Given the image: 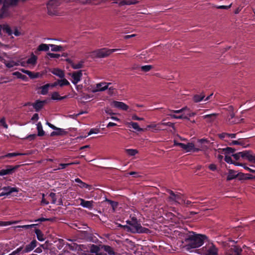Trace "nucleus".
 <instances>
[{"mask_svg": "<svg viewBox=\"0 0 255 255\" xmlns=\"http://www.w3.org/2000/svg\"><path fill=\"white\" fill-rule=\"evenodd\" d=\"M5 0H4V2H3V3H2L0 4L1 6L0 7V11H1L2 12H4L6 9V7H7L9 5H11L10 4H6L5 5Z\"/></svg>", "mask_w": 255, "mask_h": 255, "instance_id": "8fccbe9b", "label": "nucleus"}, {"mask_svg": "<svg viewBox=\"0 0 255 255\" xmlns=\"http://www.w3.org/2000/svg\"><path fill=\"white\" fill-rule=\"evenodd\" d=\"M46 101H39L37 100L35 103L32 104V106L33 108L35 109L36 112H38L40 109H41L45 103H46Z\"/></svg>", "mask_w": 255, "mask_h": 255, "instance_id": "4468645a", "label": "nucleus"}, {"mask_svg": "<svg viewBox=\"0 0 255 255\" xmlns=\"http://www.w3.org/2000/svg\"><path fill=\"white\" fill-rule=\"evenodd\" d=\"M21 71L23 73H25V74H27V75H28V76L31 79L37 78L41 76V75L38 72L34 73V72H32L30 71L25 70L24 69H22L21 70Z\"/></svg>", "mask_w": 255, "mask_h": 255, "instance_id": "ddd939ff", "label": "nucleus"}, {"mask_svg": "<svg viewBox=\"0 0 255 255\" xmlns=\"http://www.w3.org/2000/svg\"><path fill=\"white\" fill-rule=\"evenodd\" d=\"M51 47V50L53 52L63 51L64 50V48L60 45H56L54 44H49Z\"/></svg>", "mask_w": 255, "mask_h": 255, "instance_id": "c85d7f7f", "label": "nucleus"}, {"mask_svg": "<svg viewBox=\"0 0 255 255\" xmlns=\"http://www.w3.org/2000/svg\"><path fill=\"white\" fill-rule=\"evenodd\" d=\"M79 236L82 238L85 239L89 241H92L93 239L92 234L87 230L80 231Z\"/></svg>", "mask_w": 255, "mask_h": 255, "instance_id": "1a4fd4ad", "label": "nucleus"}, {"mask_svg": "<svg viewBox=\"0 0 255 255\" xmlns=\"http://www.w3.org/2000/svg\"><path fill=\"white\" fill-rule=\"evenodd\" d=\"M18 221H14V222H3V221H0V226H5L7 225H10L13 224H15L17 223Z\"/></svg>", "mask_w": 255, "mask_h": 255, "instance_id": "de8ad7c7", "label": "nucleus"}, {"mask_svg": "<svg viewBox=\"0 0 255 255\" xmlns=\"http://www.w3.org/2000/svg\"><path fill=\"white\" fill-rule=\"evenodd\" d=\"M235 150H236L235 148L229 147L223 148V151H224L225 154H230L232 153H234L235 151Z\"/></svg>", "mask_w": 255, "mask_h": 255, "instance_id": "79ce46f5", "label": "nucleus"}, {"mask_svg": "<svg viewBox=\"0 0 255 255\" xmlns=\"http://www.w3.org/2000/svg\"><path fill=\"white\" fill-rule=\"evenodd\" d=\"M49 10H50V8H47L48 14L51 15H57V11L56 10V8H52V7L51 8V11L52 12V13H51L50 12Z\"/></svg>", "mask_w": 255, "mask_h": 255, "instance_id": "6e6d98bb", "label": "nucleus"}, {"mask_svg": "<svg viewBox=\"0 0 255 255\" xmlns=\"http://www.w3.org/2000/svg\"><path fill=\"white\" fill-rule=\"evenodd\" d=\"M18 0H5V5L6 4H10L11 5H16Z\"/></svg>", "mask_w": 255, "mask_h": 255, "instance_id": "c03bdc74", "label": "nucleus"}, {"mask_svg": "<svg viewBox=\"0 0 255 255\" xmlns=\"http://www.w3.org/2000/svg\"><path fill=\"white\" fill-rule=\"evenodd\" d=\"M240 173L236 174V172L234 170L230 169L229 170V174L227 176V180L228 181H230L237 178V177H239V178L240 179Z\"/></svg>", "mask_w": 255, "mask_h": 255, "instance_id": "aec40b11", "label": "nucleus"}, {"mask_svg": "<svg viewBox=\"0 0 255 255\" xmlns=\"http://www.w3.org/2000/svg\"><path fill=\"white\" fill-rule=\"evenodd\" d=\"M26 153H8V154H6L5 155L0 156V158L3 159L4 157L10 158V157H14V156H16L17 155H26Z\"/></svg>", "mask_w": 255, "mask_h": 255, "instance_id": "c9c22d12", "label": "nucleus"}, {"mask_svg": "<svg viewBox=\"0 0 255 255\" xmlns=\"http://www.w3.org/2000/svg\"><path fill=\"white\" fill-rule=\"evenodd\" d=\"M242 139V138H238V140H233L232 142H229L228 144L229 145H238L239 140H241Z\"/></svg>", "mask_w": 255, "mask_h": 255, "instance_id": "338daca9", "label": "nucleus"}, {"mask_svg": "<svg viewBox=\"0 0 255 255\" xmlns=\"http://www.w3.org/2000/svg\"><path fill=\"white\" fill-rule=\"evenodd\" d=\"M58 85L62 87L63 86H67L70 84L69 82L65 78H63L61 80H58Z\"/></svg>", "mask_w": 255, "mask_h": 255, "instance_id": "ea45409f", "label": "nucleus"}, {"mask_svg": "<svg viewBox=\"0 0 255 255\" xmlns=\"http://www.w3.org/2000/svg\"><path fill=\"white\" fill-rule=\"evenodd\" d=\"M179 146L184 150H186L187 152H189L194 148V144L192 142L188 143L187 144L184 143L178 144Z\"/></svg>", "mask_w": 255, "mask_h": 255, "instance_id": "dca6fc26", "label": "nucleus"}, {"mask_svg": "<svg viewBox=\"0 0 255 255\" xmlns=\"http://www.w3.org/2000/svg\"><path fill=\"white\" fill-rule=\"evenodd\" d=\"M161 125H164V126H169V127H172L174 129H175V127H174V123H170V122H168V123H162L161 124Z\"/></svg>", "mask_w": 255, "mask_h": 255, "instance_id": "e2e57ef3", "label": "nucleus"}, {"mask_svg": "<svg viewBox=\"0 0 255 255\" xmlns=\"http://www.w3.org/2000/svg\"><path fill=\"white\" fill-rule=\"evenodd\" d=\"M198 142L200 143L202 145H207L209 143V141H208L207 139L205 138H202L198 140Z\"/></svg>", "mask_w": 255, "mask_h": 255, "instance_id": "864d4df0", "label": "nucleus"}, {"mask_svg": "<svg viewBox=\"0 0 255 255\" xmlns=\"http://www.w3.org/2000/svg\"><path fill=\"white\" fill-rule=\"evenodd\" d=\"M205 97V95L203 94L201 95H195L193 97V100L195 102L198 103L202 100Z\"/></svg>", "mask_w": 255, "mask_h": 255, "instance_id": "58836bf2", "label": "nucleus"}, {"mask_svg": "<svg viewBox=\"0 0 255 255\" xmlns=\"http://www.w3.org/2000/svg\"><path fill=\"white\" fill-rule=\"evenodd\" d=\"M75 182L78 183V186L81 188H88L89 190L91 189V186L83 182L79 178H76L75 180Z\"/></svg>", "mask_w": 255, "mask_h": 255, "instance_id": "412c9836", "label": "nucleus"}, {"mask_svg": "<svg viewBox=\"0 0 255 255\" xmlns=\"http://www.w3.org/2000/svg\"><path fill=\"white\" fill-rule=\"evenodd\" d=\"M76 163H75V162H71V163H60L59 164V166H60V168L64 169V168H66L67 166H68V165H72V164H76ZM58 169H60V168H59Z\"/></svg>", "mask_w": 255, "mask_h": 255, "instance_id": "4d7b16f0", "label": "nucleus"}, {"mask_svg": "<svg viewBox=\"0 0 255 255\" xmlns=\"http://www.w3.org/2000/svg\"><path fill=\"white\" fill-rule=\"evenodd\" d=\"M152 68L151 65H145L141 67V70L142 71L146 72L150 71Z\"/></svg>", "mask_w": 255, "mask_h": 255, "instance_id": "37998d69", "label": "nucleus"}, {"mask_svg": "<svg viewBox=\"0 0 255 255\" xmlns=\"http://www.w3.org/2000/svg\"><path fill=\"white\" fill-rule=\"evenodd\" d=\"M69 63L71 64V67L74 69H78L83 67L84 61L82 60L80 61L78 63L75 64L72 62L71 60H67Z\"/></svg>", "mask_w": 255, "mask_h": 255, "instance_id": "a211bd4d", "label": "nucleus"}, {"mask_svg": "<svg viewBox=\"0 0 255 255\" xmlns=\"http://www.w3.org/2000/svg\"><path fill=\"white\" fill-rule=\"evenodd\" d=\"M82 76V73L81 70H79L78 71H75L72 73L71 75V77L73 79L72 83L76 85L81 79V77Z\"/></svg>", "mask_w": 255, "mask_h": 255, "instance_id": "0eeeda50", "label": "nucleus"}, {"mask_svg": "<svg viewBox=\"0 0 255 255\" xmlns=\"http://www.w3.org/2000/svg\"><path fill=\"white\" fill-rule=\"evenodd\" d=\"M68 246L70 250L77 251H82V248L84 247L83 245H78L76 243H72L69 244Z\"/></svg>", "mask_w": 255, "mask_h": 255, "instance_id": "4be33fe9", "label": "nucleus"}, {"mask_svg": "<svg viewBox=\"0 0 255 255\" xmlns=\"http://www.w3.org/2000/svg\"><path fill=\"white\" fill-rule=\"evenodd\" d=\"M52 73L54 75L59 77L60 78H63L65 76V74L63 71L58 69L55 68L52 71Z\"/></svg>", "mask_w": 255, "mask_h": 255, "instance_id": "a878e982", "label": "nucleus"}, {"mask_svg": "<svg viewBox=\"0 0 255 255\" xmlns=\"http://www.w3.org/2000/svg\"><path fill=\"white\" fill-rule=\"evenodd\" d=\"M229 108H230V110L231 111V112H230V114H229L230 118H229V121L230 122L231 124H232L238 123L239 122V120H238L235 119L234 120H232L235 117V114H234V112L232 111L233 107L232 106H230L229 107Z\"/></svg>", "mask_w": 255, "mask_h": 255, "instance_id": "cd10ccee", "label": "nucleus"}, {"mask_svg": "<svg viewBox=\"0 0 255 255\" xmlns=\"http://www.w3.org/2000/svg\"><path fill=\"white\" fill-rule=\"evenodd\" d=\"M60 97V95L57 92H55L53 93L51 96V99L53 100H59V98Z\"/></svg>", "mask_w": 255, "mask_h": 255, "instance_id": "3c124183", "label": "nucleus"}, {"mask_svg": "<svg viewBox=\"0 0 255 255\" xmlns=\"http://www.w3.org/2000/svg\"><path fill=\"white\" fill-rule=\"evenodd\" d=\"M76 1H77L79 3H81L83 4L91 3V0H76Z\"/></svg>", "mask_w": 255, "mask_h": 255, "instance_id": "69168bd1", "label": "nucleus"}, {"mask_svg": "<svg viewBox=\"0 0 255 255\" xmlns=\"http://www.w3.org/2000/svg\"><path fill=\"white\" fill-rule=\"evenodd\" d=\"M112 105L116 108L124 111H127L128 109V106L122 102L113 101L112 103Z\"/></svg>", "mask_w": 255, "mask_h": 255, "instance_id": "6e6552de", "label": "nucleus"}, {"mask_svg": "<svg viewBox=\"0 0 255 255\" xmlns=\"http://www.w3.org/2000/svg\"><path fill=\"white\" fill-rule=\"evenodd\" d=\"M0 124L1 126H2L5 128H8V126L5 123L4 118H2L0 120Z\"/></svg>", "mask_w": 255, "mask_h": 255, "instance_id": "13d9d810", "label": "nucleus"}, {"mask_svg": "<svg viewBox=\"0 0 255 255\" xmlns=\"http://www.w3.org/2000/svg\"><path fill=\"white\" fill-rule=\"evenodd\" d=\"M239 154H240V157L245 158L249 161L253 162L254 154L251 150H245L242 152H239Z\"/></svg>", "mask_w": 255, "mask_h": 255, "instance_id": "39448f33", "label": "nucleus"}, {"mask_svg": "<svg viewBox=\"0 0 255 255\" xmlns=\"http://www.w3.org/2000/svg\"><path fill=\"white\" fill-rule=\"evenodd\" d=\"M137 1H131L130 0H123L119 2V5L122 6L125 5H130L137 3Z\"/></svg>", "mask_w": 255, "mask_h": 255, "instance_id": "7c9ffc66", "label": "nucleus"}, {"mask_svg": "<svg viewBox=\"0 0 255 255\" xmlns=\"http://www.w3.org/2000/svg\"><path fill=\"white\" fill-rule=\"evenodd\" d=\"M60 5V2L57 0H51L48 1L47 4V7L49 8V11L51 13L52 12L51 11V8H56Z\"/></svg>", "mask_w": 255, "mask_h": 255, "instance_id": "2eb2a0df", "label": "nucleus"}, {"mask_svg": "<svg viewBox=\"0 0 255 255\" xmlns=\"http://www.w3.org/2000/svg\"><path fill=\"white\" fill-rule=\"evenodd\" d=\"M218 115V114L214 113L205 115L203 117V118L204 119L206 120L207 122L211 123L213 122Z\"/></svg>", "mask_w": 255, "mask_h": 255, "instance_id": "6ab92c4d", "label": "nucleus"}, {"mask_svg": "<svg viewBox=\"0 0 255 255\" xmlns=\"http://www.w3.org/2000/svg\"><path fill=\"white\" fill-rule=\"evenodd\" d=\"M79 200L80 201V205L83 207L89 209H91L93 208V201H85L82 198H79Z\"/></svg>", "mask_w": 255, "mask_h": 255, "instance_id": "9d476101", "label": "nucleus"}, {"mask_svg": "<svg viewBox=\"0 0 255 255\" xmlns=\"http://www.w3.org/2000/svg\"><path fill=\"white\" fill-rule=\"evenodd\" d=\"M208 148V145H201V148H195L194 147V148H193L192 150H193V151H194V152H197V151H199V150H205L207 149Z\"/></svg>", "mask_w": 255, "mask_h": 255, "instance_id": "a18cd8bd", "label": "nucleus"}, {"mask_svg": "<svg viewBox=\"0 0 255 255\" xmlns=\"http://www.w3.org/2000/svg\"><path fill=\"white\" fill-rule=\"evenodd\" d=\"M36 136L37 135L36 134H30L28 136H27L26 137V138L29 139V140H34L36 138Z\"/></svg>", "mask_w": 255, "mask_h": 255, "instance_id": "774afa93", "label": "nucleus"}, {"mask_svg": "<svg viewBox=\"0 0 255 255\" xmlns=\"http://www.w3.org/2000/svg\"><path fill=\"white\" fill-rule=\"evenodd\" d=\"M5 65H6V67L8 68H11L15 65H17L16 63L13 61L6 63H5Z\"/></svg>", "mask_w": 255, "mask_h": 255, "instance_id": "052dcab7", "label": "nucleus"}, {"mask_svg": "<svg viewBox=\"0 0 255 255\" xmlns=\"http://www.w3.org/2000/svg\"><path fill=\"white\" fill-rule=\"evenodd\" d=\"M228 133L223 132L220 134H218V136L222 139H224L226 137H228Z\"/></svg>", "mask_w": 255, "mask_h": 255, "instance_id": "0e129e2a", "label": "nucleus"}, {"mask_svg": "<svg viewBox=\"0 0 255 255\" xmlns=\"http://www.w3.org/2000/svg\"><path fill=\"white\" fill-rule=\"evenodd\" d=\"M183 234L185 242L187 243L185 247L188 250L201 247L207 239L205 235L198 234L194 232L187 231Z\"/></svg>", "mask_w": 255, "mask_h": 255, "instance_id": "f257e3e1", "label": "nucleus"}, {"mask_svg": "<svg viewBox=\"0 0 255 255\" xmlns=\"http://www.w3.org/2000/svg\"><path fill=\"white\" fill-rule=\"evenodd\" d=\"M118 49H108L102 48L94 51L93 53L98 58H104L108 56L112 52L119 50Z\"/></svg>", "mask_w": 255, "mask_h": 255, "instance_id": "7ed1b4c3", "label": "nucleus"}, {"mask_svg": "<svg viewBox=\"0 0 255 255\" xmlns=\"http://www.w3.org/2000/svg\"><path fill=\"white\" fill-rule=\"evenodd\" d=\"M37 60V57L35 56L33 54L31 55V56L30 58H29L27 62L26 63L27 64H31L32 65L35 64Z\"/></svg>", "mask_w": 255, "mask_h": 255, "instance_id": "4c0bfd02", "label": "nucleus"}, {"mask_svg": "<svg viewBox=\"0 0 255 255\" xmlns=\"http://www.w3.org/2000/svg\"><path fill=\"white\" fill-rule=\"evenodd\" d=\"M225 160L228 163L232 164L233 163V161L231 156L226 155L225 157Z\"/></svg>", "mask_w": 255, "mask_h": 255, "instance_id": "680f3d73", "label": "nucleus"}, {"mask_svg": "<svg viewBox=\"0 0 255 255\" xmlns=\"http://www.w3.org/2000/svg\"><path fill=\"white\" fill-rule=\"evenodd\" d=\"M50 197L51 198V203L52 204H55L56 202V194L54 193H51L49 194Z\"/></svg>", "mask_w": 255, "mask_h": 255, "instance_id": "603ef678", "label": "nucleus"}, {"mask_svg": "<svg viewBox=\"0 0 255 255\" xmlns=\"http://www.w3.org/2000/svg\"><path fill=\"white\" fill-rule=\"evenodd\" d=\"M37 241L35 240H33L29 244L23 247L22 253H27L32 251L37 246Z\"/></svg>", "mask_w": 255, "mask_h": 255, "instance_id": "423d86ee", "label": "nucleus"}, {"mask_svg": "<svg viewBox=\"0 0 255 255\" xmlns=\"http://www.w3.org/2000/svg\"><path fill=\"white\" fill-rule=\"evenodd\" d=\"M47 55L50 57V58H59L60 57V55L59 54H55V53H48Z\"/></svg>", "mask_w": 255, "mask_h": 255, "instance_id": "bf43d9fd", "label": "nucleus"}, {"mask_svg": "<svg viewBox=\"0 0 255 255\" xmlns=\"http://www.w3.org/2000/svg\"><path fill=\"white\" fill-rule=\"evenodd\" d=\"M19 167V165L12 166L10 165L6 166V168L0 170V176L12 174L15 170Z\"/></svg>", "mask_w": 255, "mask_h": 255, "instance_id": "20e7f679", "label": "nucleus"}, {"mask_svg": "<svg viewBox=\"0 0 255 255\" xmlns=\"http://www.w3.org/2000/svg\"><path fill=\"white\" fill-rule=\"evenodd\" d=\"M127 125L129 128H130V127H131L133 128H134V129L138 131H143L144 130V129L140 128L139 127L138 124L137 123H127Z\"/></svg>", "mask_w": 255, "mask_h": 255, "instance_id": "393cba45", "label": "nucleus"}, {"mask_svg": "<svg viewBox=\"0 0 255 255\" xmlns=\"http://www.w3.org/2000/svg\"><path fill=\"white\" fill-rule=\"evenodd\" d=\"M50 87V84H47L43 86H41L40 88L41 89L40 94L42 95H46L48 92V88Z\"/></svg>", "mask_w": 255, "mask_h": 255, "instance_id": "f704fd0d", "label": "nucleus"}, {"mask_svg": "<svg viewBox=\"0 0 255 255\" xmlns=\"http://www.w3.org/2000/svg\"><path fill=\"white\" fill-rule=\"evenodd\" d=\"M13 74L17 77L18 78H20L22 80H25L27 78L26 76L24 75H22L19 72H15Z\"/></svg>", "mask_w": 255, "mask_h": 255, "instance_id": "09e8293b", "label": "nucleus"}, {"mask_svg": "<svg viewBox=\"0 0 255 255\" xmlns=\"http://www.w3.org/2000/svg\"><path fill=\"white\" fill-rule=\"evenodd\" d=\"M56 131H52L50 133L51 136H57V135H63L66 134V132L63 129L57 128L55 129Z\"/></svg>", "mask_w": 255, "mask_h": 255, "instance_id": "5701e85b", "label": "nucleus"}, {"mask_svg": "<svg viewBox=\"0 0 255 255\" xmlns=\"http://www.w3.org/2000/svg\"><path fill=\"white\" fill-rule=\"evenodd\" d=\"M127 222L129 226L125 225L123 228L128 232L134 234H148L151 232L148 229L142 227L140 224L138 223L136 218H133L131 221H127Z\"/></svg>", "mask_w": 255, "mask_h": 255, "instance_id": "f03ea898", "label": "nucleus"}, {"mask_svg": "<svg viewBox=\"0 0 255 255\" xmlns=\"http://www.w3.org/2000/svg\"><path fill=\"white\" fill-rule=\"evenodd\" d=\"M218 250L214 245L212 244L209 249L207 251L206 255H217Z\"/></svg>", "mask_w": 255, "mask_h": 255, "instance_id": "b1692460", "label": "nucleus"}, {"mask_svg": "<svg viewBox=\"0 0 255 255\" xmlns=\"http://www.w3.org/2000/svg\"><path fill=\"white\" fill-rule=\"evenodd\" d=\"M126 152L130 156L135 155L137 152V150L133 149H127L126 150Z\"/></svg>", "mask_w": 255, "mask_h": 255, "instance_id": "a19ab883", "label": "nucleus"}, {"mask_svg": "<svg viewBox=\"0 0 255 255\" xmlns=\"http://www.w3.org/2000/svg\"><path fill=\"white\" fill-rule=\"evenodd\" d=\"M105 251L108 252L110 255L114 254L113 249L109 246L103 245L101 247Z\"/></svg>", "mask_w": 255, "mask_h": 255, "instance_id": "e433bc0d", "label": "nucleus"}, {"mask_svg": "<svg viewBox=\"0 0 255 255\" xmlns=\"http://www.w3.org/2000/svg\"><path fill=\"white\" fill-rule=\"evenodd\" d=\"M37 129L38 131L37 135L39 136H42L45 135V131L43 130L42 124L40 122L37 123Z\"/></svg>", "mask_w": 255, "mask_h": 255, "instance_id": "c756f323", "label": "nucleus"}, {"mask_svg": "<svg viewBox=\"0 0 255 255\" xmlns=\"http://www.w3.org/2000/svg\"><path fill=\"white\" fill-rule=\"evenodd\" d=\"M2 30L5 33H7L9 35H11L12 33L10 27L6 24L0 25Z\"/></svg>", "mask_w": 255, "mask_h": 255, "instance_id": "473e14b6", "label": "nucleus"}, {"mask_svg": "<svg viewBox=\"0 0 255 255\" xmlns=\"http://www.w3.org/2000/svg\"><path fill=\"white\" fill-rule=\"evenodd\" d=\"M6 194V196L9 195L13 192H18V189L16 187H11L10 186H5L1 188Z\"/></svg>", "mask_w": 255, "mask_h": 255, "instance_id": "f8f14e48", "label": "nucleus"}, {"mask_svg": "<svg viewBox=\"0 0 255 255\" xmlns=\"http://www.w3.org/2000/svg\"><path fill=\"white\" fill-rule=\"evenodd\" d=\"M35 233L36 235L37 239L40 241H43L45 240L44 235L42 232L38 229L35 230Z\"/></svg>", "mask_w": 255, "mask_h": 255, "instance_id": "2f4dec72", "label": "nucleus"}, {"mask_svg": "<svg viewBox=\"0 0 255 255\" xmlns=\"http://www.w3.org/2000/svg\"><path fill=\"white\" fill-rule=\"evenodd\" d=\"M49 47H50L49 44L47 45L46 44H41L38 46L37 49V51H36L35 52L37 54L38 51H47L49 49Z\"/></svg>", "mask_w": 255, "mask_h": 255, "instance_id": "bb28decb", "label": "nucleus"}, {"mask_svg": "<svg viewBox=\"0 0 255 255\" xmlns=\"http://www.w3.org/2000/svg\"><path fill=\"white\" fill-rule=\"evenodd\" d=\"M23 250V247H20L18 248H17L16 250L12 252L11 254H10L9 255H15L17 254L21 253H22V250Z\"/></svg>", "mask_w": 255, "mask_h": 255, "instance_id": "49530a36", "label": "nucleus"}, {"mask_svg": "<svg viewBox=\"0 0 255 255\" xmlns=\"http://www.w3.org/2000/svg\"><path fill=\"white\" fill-rule=\"evenodd\" d=\"M54 219L52 218H40L36 220L35 222H44V221H53Z\"/></svg>", "mask_w": 255, "mask_h": 255, "instance_id": "5fc2aeb1", "label": "nucleus"}, {"mask_svg": "<svg viewBox=\"0 0 255 255\" xmlns=\"http://www.w3.org/2000/svg\"><path fill=\"white\" fill-rule=\"evenodd\" d=\"M167 191L171 195V196L169 197V199L170 200L177 202V200H179L181 199V195L180 193L175 194L170 190H168Z\"/></svg>", "mask_w": 255, "mask_h": 255, "instance_id": "f3484780", "label": "nucleus"}, {"mask_svg": "<svg viewBox=\"0 0 255 255\" xmlns=\"http://www.w3.org/2000/svg\"><path fill=\"white\" fill-rule=\"evenodd\" d=\"M111 83H100L96 85L97 89L93 90V92H96L97 91H104L106 89H108V87L111 85Z\"/></svg>", "mask_w": 255, "mask_h": 255, "instance_id": "9b49d317", "label": "nucleus"}, {"mask_svg": "<svg viewBox=\"0 0 255 255\" xmlns=\"http://www.w3.org/2000/svg\"><path fill=\"white\" fill-rule=\"evenodd\" d=\"M252 179H255V176H254L253 175H252L251 174H244V173H240V180Z\"/></svg>", "mask_w": 255, "mask_h": 255, "instance_id": "72a5a7b5", "label": "nucleus"}]
</instances>
